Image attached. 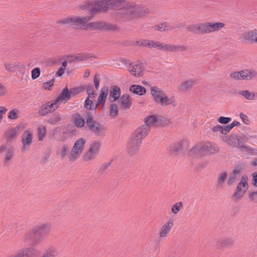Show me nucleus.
<instances>
[{
	"label": "nucleus",
	"mask_w": 257,
	"mask_h": 257,
	"mask_svg": "<svg viewBox=\"0 0 257 257\" xmlns=\"http://www.w3.org/2000/svg\"><path fill=\"white\" fill-rule=\"evenodd\" d=\"M70 92L69 91L67 88H65L59 95L56 99L60 104L62 103H65L70 97Z\"/></svg>",
	"instance_id": "bb28decb"
},
{
	"label": "nucleus",
	"mask_w": 257,
	"mask_h": 257,
	"mask_svg": "<svg viewBox=\"0 0 257 257\" xmlns=\"http://www.w3.org/2000/svg\"><path fill=\"white\" fill-rule=\"evenodd\" d=\"M150 131V127L148 126L143 125L138 127L132 135L142 141L148 135Z\"/></svg>",
	"instance_id": "aec40b11"
},
{
	"label": "nucleus",
	"mask_w": 257,
	"mask_h": 257,
	"mask_svg": "<svg viewBox=\"0 0 257 257\" xmlns=\"http://www.w3.org/2000/svg\"><path fill=\"white\" fill-rule=\"evenodd\" d=\"M69 150V148L68 146L66 145H64L63 146L61 149L60 150V155L62 158H64L68 154Z\"/></svg>",
	"instance_id": "de8ad7c7"
},
{
	"label": "nucleus",
	"mask_w": 257,
	"mask_h": 257,
	"mask_svg": "<svg viewBox=\"0 0 257 257\" xmlns=\"http://www.w3.org/2000/svg\"><path fill=\"white\" fill-rule=\"evenodd\" d=\"M183 207L182 202H178L173 204L171 207V212L174 214H177Z\"/></svg>",
	"instance_id": "58836bf2"
},
{
	"label": "nucleus",
	"mask_w": 257,
	"mask_h": 257,
	"mask_svg": "<svg viewBox=\"0 0 257 257\" xmlns=\"http://www.w3.org/2000/svg\"><path fill=\"white\" fill-rule=\"evenodd\" d=\"M224 27V23L222 22H206L190 25L187 29L190 32L207 34L218 31Z\"/></svg>",
	"instance_id": "7ed1b4c3"
},
{
	"label": "nucleus",
	"mask_w": 257,
	"mask_h": 257,
	"mask_svg": "<svg viewBox=\"0 0 257 257\" xmlns=\"http://www.w3.org/2000/svg\"><path fill=\"white\" fill-rule=\"evenodd\" d=\"M126 67L130 73L135 77H141L145 74V68L142 63H131Z\"/></svg>",
	"instance_id": "f8f14e48"
},
{
	"label": "nucleus",
	"mask_w": 257,
	"mask_h": 257,
	"mask_svg": "<svg viewBox=\"0 0 257 257\" xmlns=\"http://www.w3.org/2000/svg\"><path fill=\"white\" fill-rule=\"evenodd\" d=\"M233 244V240L229 237H224L219 239L217 244L220 247H225L231 245Z\"/></svg>",
	"instance_id": "7c9ffc66"
},
{
	"label": "nucleus",
	"mask_w": 257,
	"mask_h": 257,
	"mask_svg": "<svg viewBox=\"0 0 257 257\" xmlns=\"http://www.w3.org/2000/svg\"><path fill=\"white\" fill-rule=\"evenodd\" d=\"M13 150L4 144L0 147V157L4 156V164L8 165L13 157Z\"/></svg>",
	"instance_id": "f3484780"
},
{
	"label": "nucleus",
	"mask_w": 257,
	"mask_h": 257,
	"mask_svg": "<svg viewBox=\"0 0 257 257\" xmlns=\"http://www.w3.org/2000/svg\"><path fill=\"white\" fill-rule=\"evenodd\" d=\"M239 125V122L233 121L230 124L226 125L228 132H229L234 126Z\"/></svg>",
	"instance_id": "4d7b16f0"
},
{
	"label": "nucleus",
	"mask_w": 257,
	"mask_h": 257,
	"mask_svg": "<svg viewBox=\"0 0 257 257\" xmlns=\"http://www.w3.org/2000/svg\"><path fill=\"white\" fill-rule=\"evenodd\" d=\"M101 143L98 141L93 142L89 146L87 151L83 156L85 161H91L95 159L100 150Z\"/></svg>",
	"instance_id": "9b49d317"
},
{
	"label": "nucleus",
	"mask_w": 257,
	"mask_h": 257,
	"mask_svg": "<svg viewBox=\"0 0 257 257\" xmlns=\"http://www.w3.org/2000/svg\"><path fill=\"white\" fill-rule=\"evenodd\" d=\"M20 111L17 108L13 109L9 112L8 117L11 119H16L19 117Z\"/></svg>",
	"instance_id": "ea45409f"
},
{
	"label": "nucleus",
	"mask_w": 257,
	"mask_h": 257,
	"mask_svg": "<svg viewBox=\"0 0 257 257\" xmlns=\"http://www.w3.org/2000/svg\"><path fill=\"white\" fill-rule=\"evenodd\" d=\"M218 146L210 142L202 143L193 147L191 151L200 156H204L208 155L213 154L219 151Z\"/></svg>",
	"instance_id": "0eeeda50"
},
{
	"label": "nucleus",
	"mask_w": 257,
	"mask_h": 257,
	"mask_svg": "<svg viewBox=\"0 0 257 257\" xmlns=\"http://www.w3.org/2000/svg\"><path fill=\"white\" fill-rule=\"evenodd\" d=\"M252 165L254 166H257V159L256 160H255L253 163H252Z\"/></svg>",
	"instance_id": "338daca9"
},
{
	"label": "nucleus",
	"mask_w": 257,
	"mask_h": 257,
	"mask_svg": "<svg viewBox=\"0 0 257 257\" xmlns=\"http://www.w3.org/2000/svg\"><path fill=\"white\" fill-rule=\"evenodd\" d=\"M252 184L255 187H257V172L253 173L252 174Z\"/></svg>",
	"instance_id": "13d9d810"
},
{
	"label": "nucleus",
	"mask_w": 257,
	"mask_h": 257,
	"mask_svg": "<svg viewBox=\"0 0 257 257\" xmlns=\"http://www.w3.org/2000/svg\"><path fill=\"white\" fill-rule=\"evenodd\" d=\"M40 75V69L38 67H36L32 69L31 71V77L34 80L39 77Z\"/></svg>",
	"instance_id": "a18cd8bd"
},
{
	"label": "nucleus",
	"mask_w": 257,
	"mask_h": 257,
	"mask_svg": "<svg viewBox=\"0 0 257 257\" xmlns=\"http://www.w3.org/2000/svg\"><path fill=\"white\" fill-rule=\"evenodd\" d=\"M92 16H87L80 17L78 16H70L57 21L61 25H72L76 27H85L86 30L94 31L100 30H110L112 26L109 24L102 21H95L87 23Z\"/></svg>",
	"instance_id": "f257e3e1"
},
{
	"label": "nucleus",
	"mask_w": 257,
	"mask_h": 257,
	"mask_svg": "<svg viewBox=\"0 0 257 257\" xmlns=\"http://www.w3.org/2000/svg\"><path fill=\"white\" fill-rule=\"evenodd\" d=\"M231 120V118L224 116H220L218 119V121L220 123L224 124L229 123Z\"/></svg>",
	"instance_id": "3c124183"
},
{
	"label": "nucleus",
	"mask_w": 257,
	"mask_h": 257,
	"mask_svg": "<svg viewBox=\"0 0 257 257\" xmlns=\"http://www.w3.org/2000/svg\"><path fill=\"white\" fill-rule=\"evenodd\" d=\"M22 64L20 62L11 61L6 62L4 63L5 69L10 72H14L17 70L19 68L22 67Z\"/></svg>",
	"instance_id": "b1692460"
},
{
	"label": "nucleus",
	"mask_w": 257,
	"mask_h": 257,
	"mask_svg": "<svg viewBox=\"0 0 257 257\" xmlns=\"http://www.w3.org/2000/svg\"><path fill=\"white\" fill-rule=\"evenodd\" d=\"M128 8L127 16L130 19L144 18L149 14L151 10L145 6L131 4L126 6Z\"/></svg>",
	"instance_id": "6e6552de"
},
{
	"label": "nucleus",
	"mask_w": 257,
	"mask_h": 257,
	"mask_svg": "<svg viewBox=\"0 0 257 257\" xmlns=\"http://www.w3.org/2000/svg\"><path fill=\"white\" fill-rule=\"evenodd\" d=\"M60 253L59 249L55 246H50L47 248L40 257H55Z\"/></svg>",
	"instance_id": "cd10ccee"
},
{
	"label": "nucleus",
	"mask_w": 257,
	"mask_h": 257,
	"mask_svg": "<svg viewBox=\"0 0 257 257\" xmlns=\"http://www.w3.org/2000/svg\"><path fill=\"white\" fill-rule=\"evenodd\" d=\"M51 230L50 224L44 223L37 226L28 232L24 236V241L33 246L39 244Z\"/></svg>",
	"instance_id": "f03ea898"
},
{
	"label": "nucleus",
	"mask_w": 257,
	"mask_h": 257,
	"mask_svg": "<svg viewBox=\"0 0 257 257\" xmlns=\"http://www.w3.org/2000/svg\"><path fill=\"white\" fill-rule=\"evenodd\" d=\"M138 46H147L150 48H155L169 52H183L187 50V47L184 45H174L155 42L151 40H143L137 43Z\"/></svg>",
	"instance_id": "20e7f679"
},
{
	"label": "nucleus",
	"mask_w": 257,
	"mask_h": 257,
	"mask_svg": "<svg viewBox=\"0 0 257 257\" xmlns=\"http://www.w3.org/2000/svg\"><path fill=\"white\" fill-rule=\"evenodd\" d=\"M61 119V117L58 114H56L53 117H51L48 122L52 124H55L57 122Z\"/></svg>",
	"instance_id": "8fccbe9b"
},
{
	"label": "nucleus",
	"mask_w": 257,
	"mask_h": 257,
	"mask_svg": "<svg viewBox=\"0 0 257 257\" xmlns=\"http://www.w3.org/2000/svg\"><path fill=\"white\" fill-rule=\"evenodd\" d=\"M108 9H114L119 10L124 9L126 13L128 14V8L126 6L131 4H126L123 0H107Z\"/></svg>",
	"instance_id": "6ab92c4d"
},
{
	"label": "nucleus",
	"mask_w": 257,
	"mask_h": 257,
	"mask_svg": "<svg viewBox=\"0 0 257 257\" xmlns=\"http://www.w3.org/2000/svg\"><path fill=\"white\" fill-rule=\"evenodd\" d=\"M120 105L124 109H128L132 105V99L128 94H124L119 100Z\"/></svg>",
	"instance_id": "a878e982"
},
{
	"label": "nucleus",
	"mask_w": 257,
	"mask_h": 257,
	"mask_svg": "<svg viewBox=\"0 0 257 257\" xmlns=\"http://www.w3.org/2000/svg\"><path fill=\"white\" fill-rule=\"evenodd\" d=\"M142 141L131 135L127 144L128 153L133 155L136 154L140 149Z\"/></svg>",
	"instance_id": "4468645a"
},
{
	"label": "nucleus",
	"mask_w": 257,
	"mask_h": 257,
	"mask_svg": "<svg viewBox=\"0 0 257 257\" xmlns=\"http://www.w3.org/2000/svg\"><path fill=\"white\" fill-rule=\"evenodd\" d=\"M159 29L161 31H165L170 29V27L166 23H163L158 26Z\"/></svg>",
	"instance_id": "bf43d9fd"
},
{
	"label": "nucleus",
	"mask_w": 257,
	"mask_h": 257,
	"mask_svg": "<svg viewBox=\"0 0 257 257\" xmlns=\"http://www.w3.org/2000/svg\"><path fill=\"white\" fill-rule=\"evenodd\" d=\"M8 111V109L4 106H1L0 107V124L2 122V119L3 118V115L5 114Z\"/></svg>",
	"instance_id": "603ef678"
},
{
	"label": "nucleus",
	"mask_w": 257,
	"mask_h": 257,
	"mask_svg": "<svg viewBox=\"0 0 257 257\" xmlns=\"http://www.w3.org/2000/svg\"><path fill=\"white\" fill-rule=\"evenodd\" d=\"M47 133L45 126L40 125L37 128V136L39 141H42L45 138Z\"/></svg>",
	"instance_id": "473e14b6"
},
{
	"label": "nucleus",
	"mask_w": 257,
	"mask_h": 257,
	"mask_svg": "<svg viewBox=\"0 0 257 257\" xmlns=\"http://www.w3.org/2000/svg\"><path fill=\"white\" fill-rule=\"evenodd\" d=\"M144 121L146 124V125L149 127L155 125L157 122V119L155 115H150L145 118Z\"/></svg>",
	"instance_id": "4c0bfd02"
},
{
	"label": "nucleus",
	"mask_w": 257,
	"mask_h": 257,
	"mask_svg": "<svg viewBox=\"0 0 257 257\" xmlns=\"http://www.w3.org/2000/svg\"><path fill=\"white\" fill-rule=\"evenodd\" d=\"M74 122L78 127H82L85 124L84 119L79 114L75 115L73 117Z\"/></svg>",
	"instance_id": "e433bc0d"
},
{
	"label": "nucleus",
	"mask_w": 257,
	"mask_h": 257,
	"mask_svg": "<svg viewBox=\"0 0 257 257\" xmlns=\"http://www.w3.org/2000/svg\"><path fill=\"white\" fill-rule=\"evenodd\" d=\"M248 182V178L247 175H243L240 182L237 185L235 191L233 195L235 200H238L242 198L249 188Z\"/></svg>",
	"instance_id": "1a4fd4ad"
},
{
	"label": "nucleus",
	"mask_w": 257,
	"mask_h": 257,
	"mask_svg": "<svg viewBox=\"0 0 257 257\" xmlns=\"http://www.w3.org/2000/svg\"><path fill=\"white\" fill-rule=\"evenodd\" d=\"M33 132L30 130H26L24 132L22 136V143L23 145V150L28 149L33 142Z\"/></svg>",
	"instance_id": "a211bd4d"
},
{
	"label": "nucleus",
	"mask_w": 257,
	"mask_h": 257,
	"mask_svg": "<svg viewBox=\"0 0 257 257\" xmlns=\"http://www.w3.org/2000/svg\"><path fill=\"white\" fill-rule=\"evenodd\" d=\"M227 176V173L225 171L221 172L218 176V184L222 186L224 181L226 180Z\"/></svg>",
	"instance_id": "a19ab883"
},
{
	"label": "nucleus",
	"mask_w": 257,
	"mask_h": 257,
	"mask_svg": "<svg viewBox=\"0 0 257 257\" xmlns=\"http://www.w3.org/2000/svg\"><path fill=\"white\" fill-rule=\"evenodd\" d=\"M249 198L251 200L257 202V192H250L249 194Z\"/></svg>",
	"instance_id": "6e6d98bb"
},
{
	"label": "nucleus",
	"mask_w": 257,
	"mask_h": 257,
	"mask_svg": "<svg viewBox=\"0 0 257 257\" xmlns=\"http://www.w3.org/2000/svg\"><path fill=\"white\" fill-rule=\"evenodd\" d=\"M237 178L236 177V175H234L231 174V175L229 177L227 180V184L228 185L230 186L232 184V183L236 180Z\"/></svg>",
	"instance_id": "5fc2aeb1"
},
{
	"label": "nucleus",
	"mask_w": 257,
	"mask_h": 257,
	"mask_svg": "<svg viewBox=\"0 0 257 257\" xmlns=\"http://www.w3.org/2000/svg\"><path fill=\"white\" fill-rule=\"evenodd\" d=\"M240 117L242 120L243 122L245 124H249V120L248 119V117L247 115L245 114L240 113Z\"/></svg>",
	"instance_id": "864d4df0"
},
{
	"label": "nucleus",
	"mask_w": 257,
	"mask_h": 257,
	"mask_svg": "<svg viewBox=\"0 0 257 257\" xmlns=\"http://www.w3.org/2000/svg\"><path fill=\"white\" fill-rule=\"evenodd\" d=\"M100 79L97 75H95L94 78V82L95 88L97 89L99 87Z\"/></svg>",
	"instance_id": "680f3d73"
},
{
	"label": "nucleus",
	"mask_w": 257,
	"mask_h": 257,
	"mask_svg": "<svg viewBox=\"0 0 257 257\" xmlns=\"http://www.w3.org/2000/svg\"><path fill=\"white\" fill-rule=\"evenodd\" d=\"M8 93L7 87L3 83L0 82V97L6 95Z\"/></svg>",
	"instance_id": "09e8293b"
},
{
	"label": "nucleus",
	"mask_w": 257,
	"mask_h": 257,
	"mask_svg": "<svg viewBox=\"0 0 257 257\" xmlns=\"http://www.w3.org/2000/svg\"><path fill=\"white\" fill-rule=\"evenodd\" d=\"M108 89L107 87H104L101 88L97 101L95 104V109L98 106L99 104H104L106 98L108 95Z\"/></svg>",
	"instance_id": "5701e85b"
},
{
	"label": "nucleus",
	"mask_w": 257,
	"mask_h": 257,
	"mask_svg": "<svg viewBox=\"0 0 257 257\" xmlns=\"http://www.w3.org/2000/svg\"><path fill=\"white\" fill-rule=\"evenodd\" d=\"M150 93L153 101L157 104L162 106L172 105L175 106L177 105L174 97H169L163 90L157 86L151 87Z\"/></svg>",
	"instance_id": "39448f33"
},
{
	"label": "nucleus",
	"mask_w": 257,
	"mask_h": 257,
	"mask_svg": "<svg viewBox=\"0 0 257 257\" xmlns=\"http://www.w3.org/2000/svg\"><path fill=\"white\" fill-rule=\"evenodd\" d=\"M87 94H88V97L87 98H89L90 99H93L95 98V94L94 93V91L92 90L91 92H89V89L87 90Z\"/></svg>",
	"instance_id": "0e129e2a"
},
{
	"label": "nucleus",
	"mask_w": 257,
	"mask_h": 257,
	"mask_svg": "<svg viewBox=\"0 0 257 257\" xmlns=\"http://www.w3.org/2000/svg\"><path fill=\"white\" fill-rule=\"evenodd\" d=\"M195 84V81L193 79H186L179 84L178 89L183 92H187L191 90Z\"/></svg>",
	"instance_id": "4be33fe9"
},
{
	"label": "nucleus",
	"mask_w": 257,
	"mask_h": 257,
	"mask_svg": "<svg viewBox=\"0 0 257 257\" xmlns=\"http://www.w3.org/2000/svg\"><path fill=\"white\" fill-rule=\"evenodd\" d=\"M19 126H17L6 132L5 136L7 142L12 143L16 139L19 134Z\"/></svg>",
	"instance_id": "393cba45"
},
{
	"label": "nucleus",
	"mask_w": 257,
	"mask_h": 257,
	"mask_svg": "<svg viewBox=\"0 0 257 257\" xmlns=\"http://www.w3.org/2000/svg\"><path fill=\"white\" fill-rule=\"evenodd\" d=\"M94 106L95 104L93 105L92 100L87 98L85 101L84 107L87 109H92Z\"/></svg>",
	"instance_id": "49530a36"
},
{
	"label": "nucleus",
	"mask_w": 257,
	"mask_h": 257,
	"mask_svg": "<svg viewBox=\"0 0 257 257\" xmlns=\"http://www.w3.org/2000/svg\"><path fill=\"white\" fill-rule=\"evenodd\" d=\"M60 103L56 99L48 102L46 105L43 107L40 111L41 114L42 115H47L49 113H51L56 110L60 105Z\"/></svg>",
	"instance_id": "412c9836"
},
{
	"label": "nucleus",
	"mask_w": 257,
	"mask_h": 257,
	"mask_svg": "<svg viewBox=\"0 0 257 257\" xmlns=\"http://www.w3.org/2000/svg\"><path fill=\"white\" fill-rule=\"evenodd\" d=\"M130 90L131 92H133L134 93L140 95H144L146 93V88L144 86L139 85H132L130 87Z\"/></svg>",
	"instance_id": "c756f323"
},
{
	"label": "nucleus",
	"mask_w": 257,
	"mask_h": 257,
	"mask_svg": "<svg viewBox=\"0 0 257 257\" xmlns=\"http://www.w3.org/2000/svg\"><path fill=\"white\" fill-rule=\"evenodd\" d=\"M240 39L245 42L257 44V29L244 31L241 34Z\"/></svg>",
	"instance_id": "dca6fc26"
},
{
	"label": "nucleus",
	"mask_w": 257,
	"mask_h": 257,
	"mask_svg": "<svg viewBox=\"0 0 257 257\" xmlns=\"http://www.w3.org/2000/svg\"><path fill=\"white\" fill-rule=\"evenodd\" d=\"M181 149V148H180V145L179 144H177L175 145L173 147V148L172 149V151L173 153H178L179 152V151Z\"/></svg>",
	"instance_id": "052dcab7"
},
{
	"label": "nucleus",
	"mask_w": 257,
	"mask_h": 257,
	"mask_svg": "<svg viewBox=\"0 0 257 257\" xmlns=\"http://www.w3.org/2000/svg\"><path fill=\"white\" fill-rule=\"evenodd\" d=\"M174 220L168 218L164 224L160 227L159 231L160 239H165L169 235L171 229L174 225Z\"/></svg>",
	"instance_id": "2eb2a0df"
},
{
	"label": "nucleus",
	"mask_w": 257,
	"mask_h": 257,
	"mask_svg": "<svg viewBox=\"0 0 257 257\" xmlns=\"http://www.w3.org/2000/svg\"><path fill=\"white\" fill-rule=\"evenodd\" d=\"M120 89L119 87L116 86H114L113 89L109 92V100L111 102L115 101L120 96Z\"/></svg>",
	"instance_id": "c85d7f7f"
},
{
	"label": "nucleus",
	"mask_w": 257,
	"mask_h": 257,
	"mask_svg": "<svg viewBox=\"0 0 257 257\" xmlns=\"http://www.w3.org/2000/svg\"><path fill=\"white\" fill-rule=\"evenodd\" d=\"M86 142V139L83 138H79L75 142L69 155L70 160H76L80 157L84 150Z\"/></svg>",
	"instance_id": "9d476101"
},
{
	"label": "nucleus",
	"mask_w": 257,
	"mask_h": 257,
	"mask_svg": "<svg viewBox=\"0 0 257 257\" xmlns=\"http://www.w3.org/2000/svg\"><path fill=\"white\" fill-rule=\"evenodd\" d=\"M240 171L241 168L236 167L233 170L232 174L236 175V177L238 178L240 174Z\"/></svg>",
	"instance_id": "e2e57ef3"
},
{
	"label": "nucleus",
	"mask_w": 257,
	"mask_h": 257,
	"mask_svg": "<svg viewBox=\"0 0 257 257\" xmlns=\"http://www.w3.org/2000/svg\"><path fill=\"white\" fill-rule=\"evenodd\" d=\"M76 59L78 60V61H80V60H82L83 59L82 57H76Z\"/></svg>",
	"instance_id": "774afa93"
},
{
	"label": "nucleus",
	"mask_w": 257,
	"mask_h": 257,
	"mask_svg": "<svg viewBox=\"0 0 257 257\" xmlns=\"http://www.w3.org/2000/svg\"><path fill=\"white\" fill-rule=\"evenodd\" d=\"M80 11L88 10L91 16L101 13L106 12L108 10L107 0L87 2L79 6Z\"/></svg>",
	"instance_id": "423d86ee"
},
{
	"label": "nucleus",
	"mask_w": 257,
	"mask_h": 257,
	"mask_svg": "<svg viewBox=\"0 0 257 257\" xmlns=\"http://www.w3.org/2000/svg\"><path fill=\"white\" fill-rule=\"evenodd\" d=\"M230 77L235 80H244V69L232 72L230 74Z\"/></svg>",
	"instance_id": "72a5a7b5"
},
{
	"label": "nucleus",
	"mask_w": 257,
	"mask_h": 257,
	"mask_svg": "<svg viewBox=\"0 0 257 257\" xmlns=\"http://www.w3.org/2000/svg\"><path fill=\"white\" fill-rule=\"evenodd\" d=\"M244 80H250L257 76V72L253 69H244Z\"/></svg>",
	"instance_id": "2f4dec72"
},
{
	"label": "nucleus",
	"mask_w": 257,
	"mask_h": 257,
	"mask_svg": "<svg viewBox=\"0 0 257 257\" xmlns=\"http://www.w3.org/2000/svg\"><path fill=\"white\" fill-rule=\"evenodd\" d=\"M86 125L89 130L97 136L102 135L105 132V128L95 121L91 116L87 118Z\"/></svg>",
	"instance_id": "ddd939ff"
},
{
	"label": "nucleus",
	"mask_w": 257,
	"mask_h": 257,
	"mask_svg": "<svg viewBox=\"0 0 257 257\" xmlns=\"http://www.w3.org/2000/svg\"><path fill=\"white\" fill-rule=\"evenodd\" d=\"M118 106L116 104H112L110 106L109 115L114 117L118 114Z\"/></svg>",
	"instance_id": "79ce46f5"
},
{
	"label": "nucleus",
	"mask_w": 257,
	"mask_h": 257,
	"mask_svg": "<svg viewBox=\"0 0 257 257\" xmlns=\"http://www.w3.org/2000/svg\"><path fill=\"white\" fill-rule=\"evenodd\" d=\"M67 65V63L66 61H64L62 63V66L59 68L58 71L56 73V76L60 77L64 74Z\"/></svg>",
	"instance_id": "37998d69"
},
{
	"label": "nucleus",
	"mask_w": 257,
	"mask_h": 257,
	"mask_svg": "<svg viewBox=\"0 0 257 257\" xmlns=\"http://www.w3.org/2000/svg\"><path fill=\"white\" fill-rule=\"evenodd\" d=\"M239 94L244 97L247 100H253L256 97L255 93H251L248 90H242L239 92Z\"/></svg>",
	"instance_id": "c9c22d12"
},
{
	"label": "nucleus",
	"mask_w": 257,
	"mask_h": 257,
	"mask_svg": "<svg viewBox=\"0 0 257 257\" xmlns=\"http://www.w3.org/2000/svg\"><path fill=\"white\" fill-rule=\"evenodd\" d=\"M211 131L214 133L220 132L222 135H226L229 133L226 125L223 126L220 125H216L212 127Z\"/></svg>",
	"instance_id": "f704fd0d"
},
{
	"label": "nucleus",
	"mask_w": 257,
	"mask_h": 257,
	"mask_svg": "<svg viewBox=\"0 0 257 257\" xmlns=\"http://www.w3.org/2000/svg\"><path fill=\"white\" fill-rule=\"evenodd\" d=\"M89 74H90V72L89 70H87L85 72V74H84V77H87L89 75Z\"/></svg>",
	"instance_id": "69168bd1"
},
{
	"label": "nucleus",
	"mask_w": 257,
	"mask_h": 257,
	"mask_svg": "<svg viewBox=\"0 0 257 257\" xmlns=\"http://www.w3.org/2000/svg\"><path fill=\"white\" fill-rule=\"evenodd\" d=\"M54 82L55 79H52L49 81L44 82L42 84V87L46 90H51L54 85Z\"/></svg>",
	"instance_id": "c03bdc74"
}]
</instances>
